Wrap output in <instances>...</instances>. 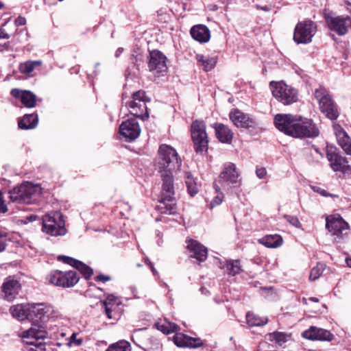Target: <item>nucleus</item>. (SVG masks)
Wrapping results in <instances>:
<instances>
[{
    "label": "nucleus",
    "mask_w": 351,
    "mask_h": 351,
    "mask_svg": "<svg viewBox=\"0 0 351 351\" xmlns=\"http://www.w3.org/2000/svg\"><path fill=\"white\" fill-rule=\"evenodd\" d=\"M275 127L285 134L298 138H315L319 130L311 119L291 114H277L274 119Z\"/></svg>",
    "instance_id": "nucleus-1"
},
{
    "label": "nucleus",
    "mask_w": 351,
    "mask_h": 351,
    "mask_svg": "<svg viewBox=\"0 0 351 351\" xmlns=\"http://www.w3.org/2000/svg\"><path fill=\"white\" fill-rule=\"evenodd\" d=\"M159 173L162 181V191L155 210L162 215H174L177 214V204L173 172L162 170Z\"/></svg>",
    "instance_id": "nucleus-2"
},
{
    "label": "nucleus",
    "mask_w": 351,
    "mask_h": 351,
    "mask_svg": "<svg viewBox=\"0 0 351 351\" xmlns=\"http://www.w3.org/2000/svg\"><path fill=\"white\" fill-rule=\"evenodd\" d=\"M181 165L182 160L173 147L167 144L159 146L156 162L158 173L162 170L171 172L179 170Z\"/></svg>",
    "instance_id": "nucleus-3"
},
{
    "label": "nucleus",
    "mask_w": 351,
    "mask_h": 351,
    "mask_svg": "<svg viewBox=\"0 0 351 351\" xmlns=\"http://www.w3.org/2000/svg\"><path fill=\"white\" fill-rule=\"evenodd\" d=\"M326 158L330 162V167L336 173H340V178L351 177V166L348 158L341 154L336 146L327 145L326 148Z\"/></svg>",
    "instance_id": "nucleus-4"
},
{
    "label": "nucleus",
    "mask_w": 351,
    "mask_h": 351,
    "mask_svg": "<svg viewBox=\"0 0 351 351\" xmlns=\"http://www.w3.org/2000/svg\"><path fill=\"white\" fill-rule=\"evenodd\" d=\"M191 138L196 154L206 152L208 148V136L206 132V123L202 119L192 121L191 128Z\"/></svg>",
    "instance_id": "nucleus-5"
},
{
    "label": "nucleus",
    "mask_w": 351,
    "mask_h": 351,
    "mask_svg": "<svg viewBox=\"0 0 351 351\" xmlns=\"http://www.w3.org/2000/svg\"><path fill=\"white\" fill-rule=\"evenodd\" d=\"M314 96L318 101L321 112L331 121L337 119L339 116V108L328 90L320 86L315 90Z\"/></svg>",
    "instance_id": "nucleus-6"
},
{
    "label": "nucleus",
    "mask_w": 351,
    "mask_h": 351,
    "mask_svg": "<svg viewBox=\"0 0 351 351\" xmlns=\"http://www.w3.org/2000/svg\"><path fill=\"white\" fill-rule=\"evenodd\" d=\"M132 100L125 103L130 109V112L134 117L143 121L149 119V112L146 104L151 101L144 90H138L132 94Z\"/></svg>",
    "instance_id": "nucleus-7"
},
{
    "label": "nucleus",
    "mask_w": 351,
    "mask_h": 351,
    "mask_svg": "<svg viewBox=\"0 0 351 351\" xmlns=\"http://www.w3.org/2000/svg\"><path fill=\"white\" fill-rule=\"evenodd\" d=\"M27 320L32 322L30 328L45 329L44 324L49 320L53 310L45 303H28Z\"/></svg>",
    "instance_id": "nucleus-8"
},
{
    "label": "nucleus",
    "mask_w": 351,
    "mask_h": 351,
    "mask_svg": "<svg viewBox=\"0 0 351 351\" xmlns=\"http://www.w3.org/2000/svg\"><path fill=\"white\" fill-rule=\"evenodd\" d=\"M229 118L236 127L245 129L251 135L258 134L262 132L260 123L256 118L238 108L230 111Z\"/></svg>",
    "instance_id": "nucleus-9"
},
{
    "label": "nucleus",
    "mask_w": 351,
    "mask_h": 351,
    "mask_svg": "<svg viewBox=\"0 0 351 351\" xmlns=\"http://www.w3.org/2000/svg\"><path fill=\"white\" fill-rule=\"evenodd\" d=\"M317 32V23L309 19L298 21L296 24L293 39L297 44H308Z\"/></svg>",
    "instance_id": "nucleus-10"
},
{
    "label": "nucleus",
    "mask_w": 351,
    "mask_h": 351,
    "mask_svg": "<svg viewBox=\"0 0 351 351\" xmlns=\"http://www.w3.org/2000/svg\"><path fill=\"white\" fill-rule=\"evenodd\" d=\"M324 19L328 29L339 36L347 34L351 28V15H334L332 12L324 13Z\"/></svg>",
    "instance_id": "nucleus-11"
},
{
    "label": "nucleus",
    "mask_w": 351,
    "mask_h": 351,
    "mask_svg": "<svg viewBox=\"0 0 351 351\" xmlns=\"http://www.w3.org/2000/svg\"><path fill=\"white\" fill-rule=\"evenodd\" d=\"M273 96L284 105H290L298 101V90L283 82L271 81L269 83Z\"/></svg>",
    "instance_id": "nucleus-12"
},
{
    "label": "nucleus",
    "mask_w": 351,
    "mask_h": 351,
    "mask_svg": "<svg viewBox=\"0 0 351 351\" xmlns=\"http://www.w3.org/2000/svg\"><path fill=\"white\" fill-rule=\"evenodd\" d=\"M170 334L175 332L173 337L174 344L179 348H198L204 346L202 340L199 337H192L182 332H179L180 327L176 323L167 322Z\"/></svg>",
    "instance_id": "nucleus-13"
},
{
    "label": "nucleus",
    "mask_w": 351,
    "mask_h": 351,
    "mask_svg": "<svg viewBox=\"0 0 351 351\" xmlns=\"http://www.w3.org/2000/svg\"><path fill=\"white\" fill-rule=\"evenodd\" d=\"M47 279L57 287L69 288L74 287L79 282L80 276L75 270L62 271L56 269L50 272Z\"/></svg>",
    "instance_id": "nucleus-14"
},
{
    "label": "nucleus",
    "mask_w": 351,
    "mask_h": 351,
    "mask_svg": "<svg viewBox=\"0 0 351 351\" xmlns=\"http://www.w3.org/2000/svg\"><path fill=\"white\" fill-rule=\"evenodd\" d=\"M36 191L37 188L34 185L25 182L10 191V198L12 202L32 204Z\"/></svg>",
    "instance_id": "nucleus-15"
},
{
    "label": "nucleus",
    "mask_w": 351,
    "mask_h": 351,
    "mask_svg": "<svg viewBox=\"0 0 351 351\" xmlns=\"http://www.w3.org/2000/svg\"><path fill=\"white\" fill-rule=\"evenodd\" d=\"M47 332L45 329L29 328L21 332V337L26 339L27 344L34 346V348H30L29 351H45V344L44 339L47 337Z\"/></svg>",
    "instance_id": "nucleus-16"
},
{
    "label": "nucleus",
    "mask_w": 351,
    "mask_h": 351,
    "mask_svg": "<svg viewBox=\"0 0 351 351\" xmlns=\"http://www.w3.org/2000/svg\"><path fill=\"white\" fill-rule=\"evenodd\" d=\"M185 243L186 254L189 258L195 259L199 265L206 261L208 250L205 245L190 237H186Z\"/></svg>",
    "instance_id": "nucleus-17"
},
{
    "label": "nucleus",
    "mask_w": 351,
    "mask_h": 351,
    "mask_svg": "<svg viewBox=\"0 0 351 351\" xmlns=\"http://www.w3.org/2000/svg\"><path fill=\"white\" fill-rule=\"evenodd\" d=\"M241 179L236 165L232 162L224 164L223 170L219 176V182L223 186H239Z\"/></svg>",
    "instance_id": "nucleus-18"
},
{
    "label": "nucleus",
    "mask_w": 351,
    "mask_h": 351,
    "mask_svg": "<svg viewBox=\"0 0 351 351\" xmlns=\"http://www.w3.org/2000/svg\"><path fill=\"white\" fill-rule=\"evenodd\" d=\"M326 228L336 237L335 239H343V232L349 228V225L339 214H335L326 217Z\"/></svg>",
    "instance_id": "nucleus-19"
},
{
    "label": "nucleus",
    "mask_w": 351,
    "mask_h": 351,
    "mask_svg": "<svg viewBox=\"0 0 351 351\" xmlns=\"http://www.w3.org/2000/svg\"><path fill=\"white\" fill-rule=\"evenodd\" d=\"M166 56L158 49L149 51L147 66L150 72L156 71L158 74L166 73L168 68L166 64Z\"/></svg>",
    "instance_id": "nucleus-20"
},
{
    "label": "nucleus",
    "mask_w": 351,
    "mask_h": 351,
    "mask_svg": "<svg viewBox=\"0 0 351 351\" xmlns=\"http://www.w3.org/2000/svg\"><path fill=\"white\" fill-rule=\"evenodd\" d=\"M119 132L128 141H132L140 135L141 128L138 121L131 118L121 123L119 126Z\"/></svg>",
    "instance_id": "nucleus-21"
},
{
    "label": "nucleus",
    "mask_w": 351,
    "mask_h": 351,
    "mask_svg": "<svg viewBox=\"0 0 351 351\" xmlns=\"http://www.w3.org/2000/svg\"><path fill=\"white\" fill-rule=\"evenodd\" d=\"M101 306L104 308V312L109 319L118 320L120 317V313L117 311L118 306L121 304L118 301V298L113 294H107L106 298L100 300Z\"/></svg>",
    "instance_id": "nucleus-22"
},
{
    "label": "nucleus",
    "mask_w": 351,
    "mask_h": 351,
    "mask_svg": "<svg viewBox=\"0 0 351 351\" xmlns=\"http://www.w3.org/2000/svg\"><path fill=\"white\" fill-rule=\"evenodd\" d=\"M10 95L13 97L20 99L22 104L28 108H34L36 106L37 101H42L41 99H37L36 95L33 92L27 90L12 88Z\"/></svg>",
    "instance_id": "nucleus-23"
},
{
    "label": "nucleus",
    "mask_w": 351,
    "mask_h": 351,
    "mask_svg": "<svg viewBox=\"0 0 351 351\" xmlns=\"http://www.w3.org/2000/svg\"><path fill=\"white\" fill-rule=\"evenodd\" d=\"M302 336L309 340L326 341H331L335 337L330 331L316 326H311L302 332Z\"/></svg>",
    "instance_id": "nucleus-24"
},
{
    "label": "nucleus",
    "mask_w": 351,
    "mask_h": 351,
    "mask_svg": "<svg viewBox=\"0 0 351 351\" xmlns=\"http://www.w3.org/2000/svg\"><path fill=\"white\" fill-rule=\"evenodd\" d=\"M215 130V136L221 143L231 144L234 133L226 125L221 123H215L213 125Z\"/></svg>",
    "instance_id": "nucleus-25"
},
{
    "label": "nucleus",
    "mask_w": 351,
    "mask_h": 351,
    "mask_svg": "<svg viewBox=\"0 0 351 351\" xmlns=\"http://www.w3.org/2000/svg\"><path fill=\"white\" fill-rule=\"evenodd\" d=\"M191 37L200 43H206L210 38V31L208 27L202 24L193 25L190 30Z\"/></svg>",
    "instance_id": "nucleus-26"
},
{
    "label": "nucleus",
    "mask_w": 351,
    "mask_h": 351,
    "mask_svg": "<svg viewBox=\"0 0 351 351\" xmlns=\"http://www.w3.org/2000/svg\"><path fill=\"white\" fill-rule=\"evenodd\" d=\"M21 287V285L19 280L14 279L12 276H8L1 286V290L4 293L5 298L10 300L14 298V295L18 293Z\"/></svg>",
    "instance_id": "nucleus-27"
},
{
    "label": "nucleus",
    "mask_w": 351,
    "mask_h": 351,
    "mask_svg": "<svg viewBox=\"0 0 351 351\" xmlns=\"http://www.w3.org/2000/svg\"><path fill=\"white\" fill-rule=\"evenodd\" d=\"M38 123V114L34 112L32 114H25L22 117L18 119V127L21 130H32L35 128Z\"/></svg>",
    "instance_id": "nucleus-28"
},
{
    "label": "nucleus",
    "mask_w": 351,
    "mask_h": 351,
    "mask_svg": "<svg viewBox=\"0 0 351 351\" xmlns=\"http://www.w3.org/2000/svg\"><path fill=\"white\" fill-rule=\"evenodd\" d=\"M42 230L51 236H63L67 232L65 228V221H59L58 227L52 223H44L43 221Z\"/></svg>",
    "instance_id": "nucleus-29"
},
{
    "label": "nucleus",
    "mask_w": 351,
    "mask_h": 351,
    "mask_svg": "<svg viewBox=\"0 0 351 351\" xmlns=\"http://www.w3.org/2000/svg\"><path fill=\"white\" fill-rule=\"evenodd\" d=\"M337 126L339 128V130L336 132L338 144L347 154L351 155L350 138L340 125H338Z\"/></svg>",
    "instance_id": "nucleus-30"
},
{
    "label": "nucleus",
    "mask_w": 351,
    "mask_h": 351,
    "mask_svg": "<svg viewBox=\"0 0 351 351\" xmlns=\"http://www.w3.org/2000/svg\"><path fill=\"white\" fill-rule=\"evenodd\" d=\"M258 243L269 248H276L282 245V237L279 234H267L258 239Z\"/></svg>",
    "instance_id": "nucleus-31"
},
{
    "label": "nucleus",
    "mask_w": 351,
    "mask_h": 351,
    "mask_svg": "<svg viewBox=\"0 0 351 351\" xmlns=\"http://www.w3.org/2000/svg\"><path fill=\"white\" fill-rule=\"evenodd\" d=\"M185 184L187 192L191 197H194L201 187V184L197 182V179L194 178L191 172L185 173Z\"/></svg>",
    "instance_id": "nucleus-32"
},
{
    "label": "nucleus",
    "mask_w": 351,
    "mask_h": 351,
    "mask_svg": "<svg viewBox=\"0 0 351 351\" xmlns=\"http://www.w3.org/2000/svg\"><path fill=\"white\" fill-rule=\"evenodd\" d=\"M220 264L221 265L219 267L221 269L226 268L228 275L230 276H235L236 275H238L243 271L241 265V261L239 259L227 260L223 265H222L221 263Z\"/></svg>",
    "instance_id": "nucleus-33"
},
{
    "label": "nucleus",
    "mask_w": 351,
    "mask_h": 351,
    "mask_svg": "<svg viewBox=\"0 0 351 351\" xmlns=\"http://www.w3.org/2000/svg\"><path fill=\"white\" fill-rule=\"evenodd\" d=\"M28 304H21L10 307V312L13 317L20 321L27 320Z\"/></svg>",
    "instance_id": "nucleus-34"
},
{
    "label": "nucleus",
    "mask_w": 351,
    "mask_h": 351,
    "mask_svg": "<svg viewBox=\"0 0 351 351\" xmlns=\"http://www.w3.org/2000/svg\"><path fill=\"white\" fill-rule=\"evenodd\" d=\"M267 337L269 341L272 342L274 341L276 343L281 346L289 341L291 338V334L275 331L267 334Z\"/></svg>",
    "instance_id": "nucleus-35"
},
{
    "label": "nucleus",
    "mask_w": 351,
    "mask_h": 351,
    "mask_svg": "<svg viewBox=\"0 0 351 351\" xmlns=\"http://www.w3.org/2000/svg\"><path fill=\"white\" fill-rule=\"evenodd\" d=\"M43 221L44 223H52L58 227L59 221H65L64 216L60 211H51L43 215Z\"/></svg>",
    "instance_id": "nucleus-36"
},
{
    "label": "nucleus",
    "mask_w": 351,
    "mask_h": 351,
    "mask_svg": "<svg viewBox=\"0 0 351 351\" xmlns=\"http://www.w3.org/2000/svg\"><path fill=\"white\" fill-rule=\"evenodd\" d=\"M246 319L247 324L251 326H262L265 325L268 322L267 318H262L250 312L247 313Z\"/></svg>",
    "instance_id": "nucleus-37"
},
{
    "label": "nucleus",
    "mask_w": 351,
    "mask_h": 351,
    "mask_svg": "<svg viewBox=\"0 0 351 351\" xmlns=\"http://www.w3.org/2000/svg\"><path fill=\"white\" fill-rule=\"evenodd\" d=\"M197 60L201 62L206 71L212 70L216 65L217 59L213 57H204L203 55H197Z\"/></svg>",
    "instance_id": "nucleus-38"
},
{
    "label": "nucleus",
    "mask_w": 351,
    "mask_h": 351,
    "mask_svg": "<svg viewBox=\"0 0 351 351\" xmlns=\"http://www.w3.org/2000/svg\"><path fill=\"white\" fill-rule=\"evenodd\" d=\"M77 270L84 279L88 280L91 278L93 275V269L82 261H80L75 267Z\"/></svg>",
    "instance_id": "nucleus-39"
},
{
    "label": "nucleus",
    "mask_w": 351,
    "mask_h": 351,
    "mask_svg": "<svg viewBox=\"0 0 351 351\" xmlns=\"http://www.w3.org/2000/svg\"><path fill=\"white\" fill-rule=\"evenodd\" d=\"M40 64V61L28 60L24 63L20 64L19 69L21 73L29 75L34 70L36 66Z\"/></svg>",
    "instance_id": "nucleus-40"
},
{
    "label": "nucleus",
    "mask_w": 351,
    "mask_h": 351,
    "mask_svg": "<svg viewBox=\"0 0 351 351\" xmlns=\"http://www.w3.org/2000/svg\"><path fill=\"white\" fill-rule=\"evenodd\" d=\"M106 351H131V345L128 341L122 340L111 344Z\"/></svg>",
    "instance_id": "nucleus-41"
},
{
    "label": "nucleus",
    "mask_w": 351,
    "mask_h": 351,
    "mask_svg": "<svg viewBox=\"0 0 351 351\" xmlns=\"http://www.w3.org/2000/svg\"><path fill=\"white\" fill-rule=\"evenodd\" d=\"M326 265L324 263H317L315 267H313L311 270L309 279L311 280L315 281L317 278H319L324 269H326Z\"/></svg>",
    "instance_id": "nucleus-42"
},
{
    "label": "nucleus",
    "mask_w": 351,
    "mask_h": 351,
    "mask_svg": "<svg viewBox=\"0 0 351 351\" xmlns=\"http://www.w3.org/2000/svg\"><path fill=\"white\" fill-rule=\"evenodd\" d=\"M58 261L62 262L64 264H67L75 268L80 261L77 259H75L73 257L65 256V255H60L57 258Z\"/></svg>",
    "instance_id": "nucleus-43"
},
{
    "label": "nucleus",
    "mask_w": 351,
    "mask_h": 351,
    "mask_svg": "<svg viewBox=\"0 0 351 351\" xmlns=\"http://www.w3.org/2000/svg\"><path fill=\"white\" fill-rule=\"evenodd\" d=\"M283 218L286 219L287 222H289L291 226L296 228L302 229V224L299 221L297 216L290 215H285Z\"/></svg>",
    "instance_id": "nucleus-44"
},
{
    "label": "nucleus",
    "mask_w": 351,
    "mask_h": 351,
    "mask_svg": "<svg viewBox=\"0 0 351 351\" xmlns=\"http://www.w3.org/2000/svg\"><path fill=\"white\" fill-rule=\"evenodd\" d=\"M170 16L162 10L157 11V21L160 23H166L169 21Z\"/></svg>",
    "instance_id": "nucleus-45"
},
{
    "label": "nucleus",
    "mask_w": 351,
    "mask_h": 351,
    "mask_svg": "<svg viewBox=\"0 0 351 351\" xmlns=\"http://www.w3.org/2000/svg\"><path fill=\"white\" fill-rule=\"evenodd\" d=\"M224 195L223 193H218L217 195L214 197V199L210 203V208H213L215 206H218L221 204Z\"/></svg>",
    "instance_id": "nucleus-46"
},
{
    "label": "nucleus",
    "mask_w": 351,
    "mask_h": 351,
    "mask_svg": "<svg viewBox=\"0 0 351 351\" xmlns=\"http://www.w3.org/2000/svg\"><path fill=\"white\" fill-rule=\"evenodd\" d=\"M154 328L161 331L165 335L170 334V330L167 326V322H166L165 324H160L159 322H156L154 324Z\"/></svg>",
    "instance_id": "nucleus-47"
},
{
    "label": "nucleus",
    "mask_w": 351,
    "mask_h": 351,
    "mask_svg": "<svg viewBox=\"0 0 351 351\" xmlns=\"http://www.w3.org/2000/svg\"><path fill=\"white\" fill-rule=\"evenodd\" d=\"M8 234L0 230V252H3L7 246L6 237Z\"/></svg>",
    "instance_id": "nucleus-48"
},
{
    "label": "nucleus",
    "mask_w": 351,
    "mask_h": 351,
    "mask_svg": "<svg viewBox=\"0 0 351 351\" xmlns=\"http://www.w3.org/2000/svg\"><path fill=\"white\" fill-rule=\"evenodd\" d=\"M77 333H73L72 335L70 337V341L69 344V345H75L76 346H80L83 343L82 338H77Z\"/></svg>",
    "instance_id": "nucleus-49"
},
{
    "label": "nucleus",
    "mask_w": 351,
    "mask_h": 351,
    "mask_svg": "<svg viewBox=\"0 0 351 351\" xmlns=\"http://www.w3.org/2000/svg\"><path fill=\"white\" fill-rule=\"evenodd\" d=\"M312 189H313V190L315 192L320 194L321 195H322L324 197H337L335 195L330 194V193H328L326 190H324V189H323L321 187L317 186H314L312 187Z\"/></svg>",
    "instance_id": "nucleus-50"
},
{
    "label": "nucleus",
    "mask_w": 351,
    "mask_h": 351,
    "mask_svg": "<svg viewBox=\"0 0 351 351\" xmlns=\"http://www.w3.org/2000/svg\"><path fill=\"white\" fill-rule=\"evenodd\" d=\"M7 211V205L3 200V193L0 191V213H5Z\"/></svg>",
    "instance_id": "nucleus-51"
},
{
    "label": "nucleus",
    "mask_w": 351,
    "mask_h": 351,
    "mask_svg": "<svg viewBox=\"0 0 351 351\" xmlns=\"http://www.w3.org/2000/svg\"><path fill=\"white\" fill-rule=\"evenodd\" d=\"M94 280L96 282H100L101 281L102 282H106L107 281L110 280L111 278L109 276H106V275H104L103 274H99L98 276L95 277Z\"/></svg>",
    "instance_id": "nucleus-52"
},
{
    "label": "nucleus",
    "mask_w": 351,
    "mask_h": 351,
    "mask_svg": "<svg viewBox=\"0 0 351 351\" xmlns=\"http://www.w3.org/2000/svg\"><path fill=\"white\" fill-rule=\"evenodd\" d=\"M144 263L149 267L154 276L157 274V271L155 269L153 263L147 257L144 258Z\"/></svg>",
    "instance_id": "nucleus-53"
},
{
    "label": "nucleus",
    "mask_w": 351,
    "mask_h": 351,
    "mask_svg": "<svg viewBox=\"0 0 351 351\" xmlns=\"http://www.w3.org/2000/svg\"><path fill=\"white\" fill-rule=\"evenodd\" d=\"M16 27L23 26L26 24V19L23 16H19L14 21Z\"/></svg>",
    "instance_id": "nucleus-54"
},
{
    "label": "nucleus",
    "mask_w": 351,
    "mask_h": 351,
    "mask_svg": "<svg viewBox=\"0 0 351 351\" xmlns=\"http://www.w3.org/2000/svg\"><path fill=\"white\" fill-rule=\"evenodd\" d=\"M256 173L258 178L263 179L266 176L267 171L264 167L257 168L256 170Z\"/></svg>",
    "instance_id": "nucleus-55"
},
{
    "label": "nucleus",
    "mask_w": 351,
    "mask_h": 351,
    "mask_svg": "<svg viewBox=\"0 0 351 351\" xmlns=\"http://www.w3.org/2000/svg\"><path fill=\"white\" fill-rule=\"evenodd\" d=\"M255 7L257 10H263L264 12H270L272 9V5H258V4H256L255 5Z\"/></svg>",
    "instance_id": "nucleus-56"
},
{
    "label": "nucleus",
    "mask_w": 351,
    "mask_h": 351,
    "mask_svg": "<svg viewBox=\"0 0 351 351\" xmlns=\"http://www.w3.org/2000/svg\"><path fill=\"white\" fill-rule=\"evenodd\" d=\"M10 38V35L7 34L4 29L0 28V38L8 39Z\"/></svg>",
    "instance_id": "nucleus-57"
},
{
    "label": "nucleus",
    "mask_w": 351,
    "mask_h": 351,
    "mask_svg": "<svg viewBox=\"0 0 351 351\" xmlns=\"http://www.w3.org/2000/svg\"><path fill=\"white\" fill-rule=\"evenodd\" d=\"M37 218H38L37 215H29V216L26 217L25 222V223L32 222V221H35Z\"/></svg>",
    "instance_id": "nucleus-58"
},
{
    "label": "nucleus",
    "mask_w": 351,
    "mask_h": 351,
    "mask_svg": "<svg viewBox=\"0 0 351 351\" xmlns=\"http://www.w3.org/2000/svg\"><path fill=\"white\" fill-rule=\"evenodd\" d=\"M132 57L135 59L136 63H137L138 61H143L142 55H141V54H137L135 56L134 55H132ZM136 64L138 65V64Z\"/></svg>",
    "instance_id": "nucleus-59"
},
{
    "label": "nucleus",
    "mask_w": 351,
    "mask_h": 351,
    "mask_svg": "<svg viewBox=\"0 0 351 351\" xmlns=\"http://www.w3.org/2000/svg\"><path fill=\"white\" fill-rule=\"evenodd\" d=\"M210 10L212 11H217L218 10V6L215 4L210 5Z\"/></svg>",
    "instance_id": "nucleus-60"
},
{
    "label": "nucleus",
    "mask_w": 351,
    "mask_h": 351,
    "mask_svg": "<svg viewBox=\"0 0 351 351\" xmlns=\"http://www.w3.org/2000/svg\"><path fill=\"white\" fill-rule=\"evenodd\" d=\"M346 263L348 267L351 268V257H347L346 258Z\"/></svg>",
    "instance_id": "nucleus-61"
},
{
    "label": "nucleus",
    "mask_w": 351,
    "mask_h": 351,
    "mask_svg": "<svg viewBox=\"0 0 351 351\" xmlns=\"http://www.w3.org/2000/svg\"><path fill=\"white\" fill-rule=\"evenodd\" d=\"M213 187L215 189V190L216 191V192L218 193H220L219 191H220V188L219 186L216 184V183H214L213 184Z\"/></svg>",
    "instance_id": "nucleus-62"
},
{
    "label": "nucleus",
    "mask_w": 351,
    "mask_h": 351,
    "mask_svg": "<svg viewBox=\"0 0 351 351\" xmlns=\"http://www.w3.org/2000/svg\"><path fill=\"white\" fill-rule=\"evenodd\" d=\"M309 300L313 302H319V300L315 297H311L309 298Z\"/></svg>",
    "instance_id": "nucleus-63"
},
{
    "label": "nucleus",
    "mask_w": 351,
    "mask_h": 351,
    "mask_svg": "<svg viewBox=\"0 0 351 351\" xmlns=\"http://www.w3.org/2000/svg\"><path fill=\"white\" fill-rule=\"evenodd\" d=\"M330 36H331V38H332L333 40H335V41L337 40V38H336L335 34H330Z\"/></svg>",
    "instance_id": "nucleus-64"
}]
</instances>
